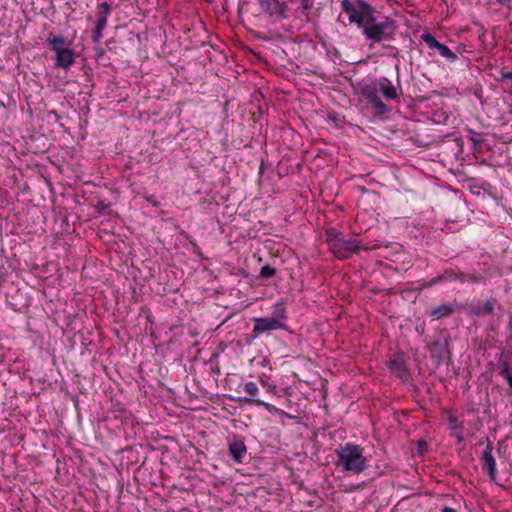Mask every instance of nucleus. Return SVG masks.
Segmentation results:
<instances>
[{"instance_id": "f257e3e1", "label": "nucleus", "mask_w": 512, "mask_h": 512, "mask_svg": "<svg viewBox=\"0 0 512 512\" xmlns=\"http://www.w3.org/2000/svg\"><path fill=\"white\" fill-rule=\"evenodd\" d=\"M326 243L333 255L339 259H346L354 253H359L360 250L379 248L377 244L369 247L355 238H346L341 231L335 228L326 229Z\"/></svg>"}, {"instance_id": "f03ea898", "label": "nucleus", "mask_w": 512, "mask_h": 512, "mask_svg": "<svg viewBox=\"0 0 512 512\" xmlns=\"http://www.w3.org/2000/svg\"><path fill=\"white\" fill-rule=\"evenodd\" d=\"M336 465L344 471L360 474L367 467V460L363 455V449L359 445L347 443L336 449Z\"/></svg>"}, {"instance_id": "7ed1b4c3", "label": "nucleus", "mask_w": 512, "mask_h": 512, "mask_svg": "<svg viewBox=\"0 0 512 512\" xmlns=\"http://www.w3.org/2000/svg\"><path fill=\"white\" fill-rule=\"evenodd\" d=\"M46 45L55 53L54 68L68 70L75 62V52L70 42L63 35L50 32L45 40Z\"/></svg>"}, {"instance_id": "20e7f679", "label": "nucleus", "mask_w": 512, "mask_h": 512, "mask_svg": "<svg viewBox=\"0 0 512 512\" xmlns=\"http://www.w3.org/2000/svg\"><path fill=\"white\" fill-rule=\"evenodd\" d=\"M341 8L348 15L350 23L356 24L362 31L375 15V9L365 0H341Z\"/></svg>"}, {"instance_id": "39448f33", "label": "nucleus", "mask_w": 512, "mask_h": 512, "mask_svg": "<svg viewBox=\"0 0 512 512\" xmlns=\"http://www.w3.org/2000/svg\"><path fill=\"white\" fill-rule=\"evenodd\" d=\"M397 30L396 21L390 17H385L384 21H377L376 16H373V21L364 27L362 31L367 40L374 43L387 41L393 39Z\"/></svg>"}, {"instance_id": "423d86ee", "label": "nucleus", "mask_w": 512, "mask_h": 512, "mask_svg": "<svg viewBox=\"0 0 512 512\" xmlns=\"http://www.w3.org/2000/svg\"><path fill=\"white\" fill-rule=\"evenodd\" d=\"M254 326L252 330L251 338L255 339L261 334L269 333L277 330H287V324L279 323L276 319L271 317H258L253 319Z\"/></svg>"}, {"instance_id": "0eeeda50", "label": "nucleus", "mask_w": 512, "mask_h": 512, "mask_svg": "<svg viewBox=\"0 0 512 512\" xmlns=\"http://www.w3.org/2000/svg\"><path fill=\"white\" fill-rule=\"evenodd\" d=\"M262 11L269 15L273 21H281L287 18L288 8L284 2L279 0H258Z\"/></svg>"}, {"instance_id": "6e6552de", "label": "nucleus", "mask_w": 512, "mask_h": 512, "mask_svg": "<svg viewBox=\"0 0 512 512\" xmlns=\"http://www.w3.org/2000/svg\"><path fill=\"white\" fill-rule=\"evenodd\" d=\"M361 95L372 105L377 115H385L390 112L388 106L381 100L377 87L365 85L361 89Z\"/></svg>"}, {"instance_id": "1a4fd4ad", "label": "nucleus", "mask_w": 512, "mask_h": 512, "mask_svg": "<svg viewBox=\"0 0 512 512\" xmlns=\"http://www.w3.org/2000/svg\"><path fill=\"white\" fill-rule=\"evenodd\" d=\"M228 452L236 463H243L247 455V446L243 437L234 435L231 439H228Z\"/></svg>"}, {"instance_id": "9d476101", "label": "nucleus", "mask_w": 512, "mask_h": 512, "mask_svg": "<svg viewBox=\"0 0 512 512\" xmlns=\"http://www.w3.org/2000/svg\"><path fill=\"white\" fill-rule=\"evenodd\" d=\"M421 39L427 44L430 49H436L439 54L448 59L450 62H455L457 60V55L450 50L446 45L440 43L433 35L430 33H424L421 36Z\"/></svg>"}, {"instance_id": "9b49d317", "label": "nucleus", "mask_w": 512, "mask_h": 512, "mask_svg": "<svg viewBox=\"0 0 512 512\" xmlns=\"http://www.w3.org/2000/svg\"><path fill=\"white\" fill-rule=\"evenodd\" d=\"M493 446L491 442H488L486 448L483 451L481 462L482 469L486 471L491 480H495L497 469H496V461L494 456L492 455Z\"/></svg>"}, {"instance_id": "f8f14e48", "label": "nucleus", "mask_w": 512, "mask_h": 512, "mask_svg": "<svg viewBox=\"0 0 512 512\" xmlns=\"http://www.w3.org/2000/svg\"><path fill=\"white\" fill-rule=\"evenodd\" d=\"M243 390L250 395V398L248 397H245L244 398V401L245 402H248L250 404H255L257 406H263L265 407L267 410L271 411L273 406L259 398H257V394H258V387L256 385L255 382H247L244 384V387H243Z\"/></svg>"}, {"instance_id": "ddd939ff", "label": "nucleus", "mask_w": 512, "mask_h": 512, "mask_svg": "<svg viewBox=\"0 0 512 512\" xmlns=\"http://www.w3.org/2000/svg\"><path fill=\"white\" fill-rule=\"evenodd\" d=\"M443 281H457V273L453 270H445L442 274L433 277L428 282L422 284L424 288H430Z\"/></svg>"}, {"instance_id": "4468645a", "label": "nucleus", "mask_w": 512, "mask_h": 512, "mask_svg": "<svg viewBox=\"0 0 512 512\" xmlns=\"http://www.w3.org/2000/svg\"><path fill=\"white\" fill-rule=\"evenodd\" d=\"M378 86L385 98L395 100L398 98L396 88L391 81L387 78H381L378 81Z\"/></svg>"}, {"instance_id": "2eb2a0df", "label": "nucleus", "mask_w": 512, "mask_h": 512, "mask_svg": "<svg viewBox=\"0 0 512 512\" xmlns=\"http://www.w3.org/2000/svg\"><path fill=\"white\" fill-rule=\"evenodd\" d=\"M271 318L276 319L279 323L286 324L287 308L284 302L278 301L272 306Z\"/></svg>"}, {"instance_id": "dca6fc26", "label": "nucleus", "mask_w": 512, "mask_h": 512, "mask_svg": "<svg viewBox=\"0 0 512 512\" xmlns=\"http://www.w3.org/2000/svg\"><path fill=\"white\" fill-rule=\"evenodd\" d=\"M108 22L102 20H96L95 27L91 31V40L93 44H99L104 35V30L107 27Z\"/></svg>"}, {"instance_id": "f3484780", "label": "nucleus", "mask_w": 512, "mask_h": 512, "mask_svg": "<svg viewBox=\"0 0 512 512\" xmlns=\"http://www.w3.org/2000/svg\"><path fill=\"white\" fill-rule=\"evenodd\" d=\"M454 312V307L451 304H441L431 310L430 315L436 319L447 317Z\"/></svg>"}, {"instance_id": "a211bd4d", "label": "nucleus", "mask_w": 512, "mask_h": 512, "mask_svg": "<svg viewBox=\"0 0 512 512\" xmlns=\"http://www.w3.org/2000/svg\"><path fill=\"white\" fill-rule=\"evenodd\" d=\"M314 0H300V14L305 16L308 21L312 20V17L316 15L313 11Z\"/></svg>"}, {"instance_id": "6ab92c4d", "label": "nucleus", "mask_w": 512, "mask_h": 512, "mask_svg": "<svg viewBox=\"0 0 512 512\" xmlns=\"http://www.w3.org/2000/svg\"><path fill=\"white\" fill-rule=\"evenodd\" d=\"M498 365L500 369V375L506 379L508 385L512 389V373L509 370L508 360L506 358L501 357L498 361Z\"/></svg>"}, {"instance_id": "aec40b11", "label": "nucleus", "mask_w": 512, "mask_h": 512, "mask_svg": "<svg viewBox=\"0 0 512 512\" xmlns=\"http://www.w3.org/2000/svg\"><path fill=\"white\" fill-rule=\"evenodd\" d=\"M494 306H495V300L489 299L484 303V306L482 308L473 307L471 309V311L475 316L480 317V316H484V315L493 313Z\"/></svg>"}, {"instance_id": "412c9836", "label": "nucleus", "mask_w": 512, "mask_h": 512, "mask_svg": "<svg viewBox=\"0 0 512 512\" xmlns=\"http://www.w3.org/2000/svg\"><path fill=\"white\" fill-rule=\"evenodd\" d=\"M98 15L97 19L108 22V17L111 14V5L108 2H101L97 4Z\"/></svg>"}, {"instance_id": "4be33fe9", "label": "nucleus", "mask_w": 512, "mask_h": 512, "mask_svg": "<svg viewBox=\"0 0 512 512\" xmlns=\"http://www.w3.org/2000/svg\"><path fill=\"white\" fill-rule=\"evenodd\" d=\"M389 368L392 372L397 373L399 376H402V374L406 371L405 362L401 357L390 360Z\"/></svg>"}, {"instance_id": "5701e85b", "label": "nucleus", "mask_w": 512, "mask_h": 512, "mask_svg": "<svg viewBox=\"0 0 512 512\" xmlns=\"http://www.w3.org/2000/svg\"><path fill=\"white\" fill-rule=\"evenodd\" d=\"M276 275V269L270 265H264L260 269L259 277L263 279H269Z\"/></svg>"}, {"instance_id": "b1692460", "label": "nucleus", "mask_w": 512, "mask_h": 512, "mask_svg": "<svg viewBox=\"0 0 512 512\" xmlns=\"http://www.w3.org/2000/svg\"><path fill=\"white\" fill-rule=\"evenodd\" d=\"M480 276L472 275V274H464V273H457V281H460L461 283L464 282H479L481 281Z\"/></svg>"}, {"instance_id": "393cba45", "label": "nucleus", "mask_w": 512, "mask_h": 512, "mask_svg": "<svg viewBox=\"0 0 512 512\" xmlns=\"http://www.w3.org/2000/svg\"><path fill=\"white\" fill-rule=\"evenodd\" d=\"M109 203H107L105 200H100L95 205V208L100 214H103L106 210L109 209Z\"/></svg>"}, {"instance_id": "a878e982", "label": "nucleus", "mask_w": 512, "mask_h": 512, "mask_svg": "<svg viewBox=\"0 0 512 512\" xmlns=\"http://www.w3.org/2000/svg\"><path fill=\"white\" fill-rule=\"evenodd\" d=\"M470 136H469V139L474 143V144H481L483 142V139L481 137V135L475 131H472L470 130Z\"/></svg>"}, {"instance_id": "bb28decb", "label": "nucleus", "mask_w": 512, "mask_h": 512, "mask_svg": "<svg viewBox=\"0 0 512 512\" xmlns=\"http://www.w3.org/2000/svg\"><path fill=\"white\" fill-rule=\"evenodd\" d=\"M263 387L266 388L267 392L278 395V391L276 389V385L270 384L268 382H262Z\"/></svg>"}, {"instance_id": "cd10ccee", "label": "nucleus", "mask_w": 512, "mask_h": 512, "mask_svg": "<svg viewBox=\"0 0 512 512\" xmlns=\"http://www.w3.org/2000/svg\"><path fill=\"white\" fill-rule=\"evenodd\" d=\"M500 74H501L502 79H507V80L512 81V72H506L504 70H501Z\"/></svg>"}, {"instance_id": "c85d7f7f", "label": "nucleus", "mask_w": 512, "mask_h": 512, "mask_svg": "<svg viewBox=\"0 0 512 512\" xmlns=\"http://www.w3.org/2000/svg\"><path fill=\"white\" fill-rule=\"evenodd\" d=\"M499 4L512 9V0H496Z\"/></svg>"}, {"instance_id": "c756f323", "label": "nucleus", "mask_w": 512, "mask_h": 512, "mask_svg": "<svg viewBox=\"0 0 512 512\" xmlns=\"http://www.w3.org/2000/svg\"><path fill=\"white\" fill-rule=\"evenodd\" d=\"M442 512H457L454 508H451V507H448V506H445L443 509H442Z\"/></svg>"}, {"instance_id": "7c9ffc66", "label": "nucleus", "mask_w": 512, "mask_h": 512, "mask_svg": "<svg viewBox=\"0 0 512 512\" xmlns=\"http://www.w3.org/2000/svg\"><path fill=\"white\" fill-rule=\"evenodd\" d=\"M103 54H104V49L103 48H100L99 50H97V56L98 57H101Z\"/></svg>"}, {"instance_id": "2f4dec72", "label": "nucleus", "mask_w": 512, "mask_h": 512, "mask_svg": "<svg viewBox=\"0 0 512 512\" xmlns=\"http://www.w3.org/2000/svg\"><path fill=\"white\" fill-rule=\"evenodd\" d=\"M458 441H463V435L461 433L457 434Z\"/></svg>"}, {"instance_id": "473e14b6", "label": "nucleus", "mask_w": 512, "mask_h": 512, "mask_svg": "<svg viewBox=\"0 0 512 512\" xmlns=\"http://www.w3.org/2000/svg\"><path fill=\"white\" fill-rule=\"evenodd\" d=\"M438 346H441V344H440L439 342H435V343L433 344V347H435V348H436V347H438Z\"/></svg>"}, {"instance_id": "72a5a7b5", "label": "nucleus", "mask_w": 512, "mask_h": 512, "mask_svg": "<svg viewBox=\"0 0 512 512\" xmlns=\"http://www.w3.org/2000/svg\"><path fill=\"white\" fill-rule=\"evenodd\" d=\"M455 421H456V419H454V418H450V422H451L452 424H455Z\"/></svg>"}, {"instance_id": "f704fd0d", "label": "nucleus", "mask_w": 512, "mask_h": 512, "mask_svg": "<svg viewBox=\"0 0 512 512\" xmlns=\"http://www.w3.org/2000/svg\"><path fill=\"white\" fill-rule=\"evenodd\" d=\"M455 421H456V419H454V418H450V422H451L452 424H455Z\"/></svg>"}, {"instance_id": "c9c22d12", "label": "nucleus", "mask_w": 512, "mask_h": 512, "mask_svg": "<svg viewBox=\"0 0 512 512\" xmlns=\"http://www.w3.org/2000/svg\"><path fill=\"white\" fill-rule=\"evenodd\" d=\"M120 414H126V410H120Z\"/></svg>"}, {"instance_id": "e433bc0d", "label": "nucleus", "mask_w": 512, "mask_h": 512, "mask_svg": "<svg viewBox=\"0 0 512 512\" xmlns=\"http://www.w3.org/2000/svg\"><path fill=\"white\" fill-rule=\"evenodd\" d=\"M320 156V150L316 153V157Z\"/></svg>"}]
</instances>
